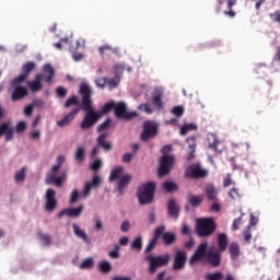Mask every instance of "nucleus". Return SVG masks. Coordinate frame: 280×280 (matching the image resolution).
Instances as JSON below:
<instances>
[{"label": "nucleus", "instance_id": "obj_43", "mask_svg": "<svg viewBox=\"0 0 280 280\" xmlns=\"http://www.w3.org/2000/svg\"><path fill=\"white\" fill-rule=\"evenodd\" d=\"M119 82H120L119 75H116L113 79H107V86L109 91H113V89H117V86H119Z\"/></svg>", "mask_w": 280, "mask_h": 280}, {"label": "nucleus", "instance_id": "obj_41", "mask_svg": "<svg viewBox=\"0 0 280 280\" xmlns=\"http://www.w3.org/2000/svg\"><path fill=\"white\" fill-rule=\"evenodd\" d=\"M32 104L33 108H37V110H45V108L47 107V103L42 98L33 100Z\"/></svg>", "mask_w": 280, "mask_h": 280}, {"label": "nucleus", "instance_id": "obj_19", "mask_svg": "<svg viewBox=\"0 0 280 280\" xmlns=\"http://www.w3.org/2000/svg\"><path fill=\"white\" fill-rule=\"evenodd\" d=\"M130 180H132V175L130 174H125L119 178L117 190L120 196L124 194V191H126L128 185H130Z\"/></svg>", "mask_w": 280, "mask_h": 280}, {"label": "nucleus", "instance_id": "obj_48", "mask_svg": "<svg viewBox=\"0 0 280 280\" xmlns=\"http://www.w3.org/2000/svg\"><path fill=\"white\" fill-rule=\"evenodd\" d=\"M229 198H231L232 200H237L238 198H242V196L240 195V189L236 187H233L229 194H228Z\"/></svg>", "mask_w": 280, "mask_h": 280}, {"label": "nucleus", "instance_id": "obj_10", "mask_svg": "<svg viewBox=\"0 0 280 280\" xmlns=\"http://www.w3.org/2000/svg\"><path fill=\"white\" fill-rule=\"evenodd\" d=\"M46 203L45 210L48 213H54L55 209H58V200H56V190L48 188L45 195Z\"/></svg>", "mask_w": 280, "mask_h": 280}, {"label": "nucleus", "instance_id": "obj_17", "mask_svg": "<svg viewBox=\"0 0 280 280\" xmlns=\"http://www.w3.org/2000/svg\"><path fill=\"white\" fill-rule=\"evenodd\" d=\"M166 208L168 211V217L178 220V217L180 215V206H178L176 199H170Z\"/></svg>", "mask_w": 280, "mask_h": 280}, {"label": "nucleus", "instance_id": "obj_56", "mask_svg": "<svg viewBox=\"0 0 280 280\" xmlns=\"http://www.w3.org/2000/svg\"><path fill=\"white\" fill-rule=\"evenodd\" d=\"M108 82V78L103 77V78H98L95 80V84L96 86H98V89H104V86H106Z\"/></svg>", "mask_w": 280, "mask_h": 280}, {"label": "nucleus", "instance_id": "obj_14", "mask_svg": "<svg viewBox=\"0 0 280 280\" xmlns=\"http://www.w3.org/2000/svg\"><path fill=\"white\" fill-rule=\"evenodd\" d=\"M207 242H202L198 245L196 252L190 257V264H196V261H202L203 257H207Z\"/></svg>", "mask_w": 280, "mask_h": 280}, {"label": "nucleus", "instance_id": "obj_18", "mask_svg": "<svg viewBox=\"0 0 280 280\" xmlns=\"http://www.w3.org/2000/svg\"><path fill=\"white\" fill-rule=\"evenodd\" d=\"M72 230L75 237H79V240H82V242H84V244H86L88 246L91 244V237H89L86 232L82 230L80 225H78V223L72 224Z\"/></svg>", "mask_w": 280, "mask_h": 280}, {"label": "nucleus", "instance_id": "obj_33", "mask_svg": "<svg viewBox=\"0 0 280 280\" xmlns=\"http://www.w3.org/2000/svg\"><path fill=\"white\" fill-rule=\"evenodd\" d=\"M35 69H36V62L28 61V62L24 63L22 67V71H23L22 75H26V78H27V75H30V72L34 71Z\"/></svg>", "mask_w": 280, "mask_h": 280}, {"label": "nucleus", "instance_id": "obj_8", "mask_svg": "<svg viewBox=\"0 0 280 280\" xmlns=\"http://www.w3.org/2000/svg\"><path fill=\"white\" fill-rule=\"evenodd\" d=\"M114 110L118 119H125L126 121L138 117L137 112H128V105L125 102L117 103Z\"/></svg>", "mask_w": 280, "mask_h": 280}, {"label": "nucleus", "instance_id": "obj_29", "mask_svg": "<svg viewBox=\"0 0 280 280\" xmlns=\"http://www.w3.org/2000/svg\"><path fill=\"white\" fill-rule=\"evenodd\" d=\"M121 176H124V166H116L110 172L109 180H118Z\"/></svg>", "mask_w": 280, "mask_h": 280}, {"label": "nucleus", "instance_id": "obj_58", "mask_svg": "<svg viewBox=\"0 0 280 280\" xmlns=\"http://www.w3.org/2000/svg\"><path fill=\"white\" fill-rule=\"evenodd\" d=\"M110 128V119H106L103 124L97 127V132H103V130H108Z\"/></svg>", "mask_w": 280, "mask_h": 280}, {"label": "nucleus", "instance_id": "obj_45", "mask_svg": "<svg viewBox=\"0 0 280 280\" xmlns=\"http://www.w3.org/2000/svg\"><path fill=\"white\" fill-rule=\"evenodd\" d=\"M165 235V225H161L155 229L153 240H161Z\"/></svg>", "mask_w": 280, "mask_h": 280}, {"label": "nucleus", "instance_id": "obj_61", "mask_svg": "<svg viewBox=\"0 0 280 280\" xmlns=\"http://www.w3.org/2000/svg\"><path fill=\"white\" fill-rule=\"evenodd\" d=\"M112 259H119V246L116 245L112 252H109Z\"/></svg>", "mask_w": 280, "mask_h": 280}, {"label": "nucleus", "instance_id": "obj_34", "mask_svg": "<svg viewBox=\"0 0 280 280\" xmlns=\"http://www.w3.org/2000/svg\"><path fill=\"white\" fill-rule=\"evenodd\" d=\"M187 200L191 207H199L202 203V198L196 195H188Z\"/></svg>", "mask_w": 280, "mask_h": 280}, {"label": "nucleus", "instance_id": "obj_21", "mask_svg": "<svg viewBox=\"0 0 280 280\" xmlns=\"http://www.w3.org/2000/svg\"><path fill=\"white\" fill-rule=\"evenodd\" d=\"M85 43L86 42L84 39H79V40H77L75 47L70 46V51H72V59L74 60V62H80V60H82V58H84V55L82 52H75V51H78V49H80L81 45H82V47H84Z\"/></svg>", "mask_w": 280, "mask_h": 280}, {"label": "nucleus", "instance_id": "obj_4", "mask_svg": "<svg viewBox=\"0 0 280 280\" xmlns=\"http://www.w3.org/2000/svg\"><path fill=\"white\" fill-rule=\"evenodd\" d=\"M156 189V184L153 182H148L141 184L138 187V200L140 205H150L154 200V190Z\"/></svg>", "mask_w": 280, "mask_h": 280}, {"label": "nucleus", "instance_id": "obj_6", "mask_svg": "<svg viewBox=\"0 0 280 280\" xmlns=\"http://www.w3.org/2000/svg\"><path fill=\"white\" fill-rule=\"evenodd\" d=\"M196 231L199 237L213 235V233H215V222L213 218L197 219Z\"/></svg>", "mask_w": 280, "mask_h": 280}, {"label": "nucleus", "instance_id": "obj_36", "mask_svg": "<svg viewBox=\"0 0 280 280\" xmlns=\"http://www.w3.org/2000/svg\"><path fill=\"white\" fill-rule=\"evenodd\" d=\"M162 240L167 246H170L171 244H174L176 242V234L172 232H166L163 234Z\"/></svg>", "mask_w": 280, "mask_h": 280}, {"label": "nucleus", "instance_id": "obj_63", "mask_svg": "<svg viewBox=\"0 0 280 280\" xmlns=\"http://www.w3.org/2000/svg\"><path fill=\"white\" fill-rule=\"evenodd\" d=\"M102 160L97 159L95 160L92 165H91V170H93L94 172H97V170H101L102 167Z\"/></svg>", "mask_w": 280, "mask_h": 280}, {"label": "nucleus", "instance_id": "obj_42", "mask_svg": "<svg viewBox=\"0 0 280 280\" xmlns=\"http://www.w3.org/2000/svg\"><path fill=\"white\" fill-rule=\"evenodd\" d=\"M131 248L133 250H141L143 248V238L141 236L136 237L131 243Z\"/></svg>", "mask_w": 280, "mask_h": 280}, {"label": "nucleus", "instance_id": "obj_51", "mask_svg": "<svg viewBox=\"0 0 280 280\" xmlns=\"http://www.w3.org/2000/svg\"><path fill=\"white\" fill-rule=\"evenodd\" d=\"M231 185H236L235 182H233L231 177V173H228L225 177L223 178V187L226 189V187H231Z\"/></svg>", "mask_w": 280, "mask_h": 280}, {"label": "nucleus", "instance_id": "obj_16", "mask_svg": "<svg viewBox=\"0 0 280 280\" xmlns=\"http://www.w3.org/2000/svg\"><path fill=\"white\" fill-rule=\"evenodd\" d=\"M206 259L213 268H218V266H220V264L222 262V258L220 257V250L213 252L209 249L206 254Z\"/></svg>", "mask_w": 280, "mask_h": 280}, {"label": "nucleus", "instance_id": "obj_57", "mask_svg": "<svg viewBox=\"0 0 280 280\" xmlns=\"http://www.w3.org/2000/svg\"><path fill=\"white\" fill-rule=\"evenodd\" d=\"M156 247V238H152L150 241V243L147 245L144 253H152V250H154V248Z\"/></svg>", "mask_w": 280, "mask_h": 280}, {"label": "nucleus", "instance_id": "obj_49", "mask_svg": "<svg viewBox=\"0 0 280 280\" xmlns=\"http://www.w3.org/2000/svg\"><path fill=\"white\" fill-rule=\"evenodd\" d=\"M223 277L222 272L215 271L214 273H208L206 280H222Z\"/></svg>", "mask_w": 280, "mask_h": 280}, {"label": "nucleus", "instance_id": "obj_53", "mask_svg": "<svg viewBox=\"0 0 280 280\" xmlns=\"http://www.w3.org/2000/svg\"><path fill=\"white\" fill-rule=\"evenodd\" d=\"M153 104H154V106H156L159 108V110H161V108H163V101L161 100L160 94L153 95Z\"/></svg>", "mask_w": 280, "mask_h": 280}, {"label": "nucleus", "instance_id": "obj_25", "mask_svg": "<svg viewBox=\"0 0 280 280\" xmlns=\"http://www.w3.org/2000/svg\"><path fill=\"white\" fill-rule=\"evenodd\" d=\"M46 185H56V187H62V177L56 174H49L45 179Z\"/></svg>", "mask_w": 280, "mask_h": 280}, {"label": "nucleus", "instance_id": "obj_47", "mask_svg": "<svg viewBox=\"0 0 280 280\" xmlns=\"http://www.w3.org/2000/svg\"><path fill=\"white\" fill-rule=\"evenodd\" d=\"M94 231H104V223L100 217H94Z\"/></svg>", "mask_w": 280, "mask_h": 280}, {"label": "nucleus", "instance_id": "obj_20", "mask_svg": "<svg viewBox=\"0 0 280 280\" xmlns=\"http://www.w3.org/2000/svg\"><path fill=\"white\" fill-rule=\"evenodd\" d=\"M3 135H5V141H12L14 139V129L8 122L0 125V137H3Z\"/></svg>", "mask_w": 280, "mask_h": 280}, {"label": "nucleus", "instance_id": "obj_31", "mask_svg": "<svg viewBox=\"0 0 280 280\" xmlns=\"http://www.w3.org/2000/svg\"><path fill=\"white\" fill-rule=\"evenodd\" d=\"M106 51H113V54L119 55L120 49H119V47L113 48L110 45H103V46L98 47V54L101 56H104V54Z\"/></svg>", "mask_w": 280, "mask_h": 280}, {"label": "nucleus", "instance_id": "obj_50", "mask_svg": "<svg viewBox=\"0 0 280 280\" xmlns=\"http://www.w3.org/2000/svg\"><path fill=\"white\" fill-rule=\"evenodd\" d=\"M172 115H175V117H180L182 115H185V107L183 106H175L171 110Z\"/></svg>", "mask_w": 280, "mask_h": 280}, {"label": "nucleus", "instance_id": "obj_5", "mask_svg": "<svg viewBox=\"0 0 280 280\" xmlns=\"http://www.w3.org/2000/svg\"><path fill=\"white\" fill-rule=\"evenodd\" d=\"M145 261H148L149 268L148 272L149 275H154L159 270V268H164V266H167L170 264V255H159L154 256V254H149L145 256Z\"/></svg>", "mask_w": 280, "mask_h": 280}, {"label": "nucleus", "instance_id": "obj_22", "mask_svg": "<svg viewBox=\"0 0 280 280\" xmlns=\"http://www.w3.org/2000/svg\"><path fill=\"white\" fill-rule=\"evenodd\" d=\"M75 115H78V108L70 112L68 115H66L61 120L57 121V126L59 128H65L66 126H69L73 119H75Z\"/></svg>", "mask_w": 280, "mask_h": 280}, {"label": "nucleus", "instance_id": "obj_37", "mask_svg": "<svg viewBox=\"0 0 280 280\" xmlns=\"http://www.w3.org/2000/svg\"><path fill=\"white\" fill-rule=\"evenodd\" d=\"M190 130H198V125L190 122V124H185L184 126L180 127V135L182 137H185L187 132H190Z\"/></svg>", "mask_w": 280, "mask_h": 280}, {"label": "nucleus", "instance_id": "obj_32", "mask_svg": "<svg viewBox=\"0 0 280 280\" xmlns=\"http://www.w3.org/2000/svg\"><path fill=\"white\" fill-rule=\"evenodd\" d=\"M108 136L106 133H102L98 138H97V143L98 145H101V148H103L104 150H110V148H113V145L109 142H106V138Z\"/></svg>", "mask_w": 280, "mask_h": 280}, {"label": "nucleus", "instance_id": "obj_35", "mask_svg": "<svg viewBox=\"0 0 280 280\" xmlns=\"http://www.w3.org/2000/svg\"><path fill=\"white\" fill-rule=\"evenodd\" d=\"M98 270L101 272H104V275H108V272H110V270H113V265H110V262L107 260H102L98 264Z\"/></svg>", "mask_w": 280, "mask_h": 280}, {"label": "nucleus", "instance_id": "obj_44", "mask_svg": "<svg viewBox=\"0 0 280 280\" xmlns=\"http://www.w3.org/2000/svg\"><path fill=\"white\" fill-rule=\"evenodd\" d=\"M81 196H82V192H80L78 189L72 190V192L70 195L69 203L75 205V202H78V200H80Z\"/></svg>", "mask_w": 280, "mask_h": 280}, {"label": "nucleus", "instance_id": "obj_11", "mask_svg": "<svg viewBox=\"0 0 280 280\" xmlns=\"http://www.w3.org/2000/svg\"><path fill=\"white\" fill-rule=\"evenodd\" d=\"M102 185V177L100 175H94L91 182H86L83 188V198H89L91 196V191L95 189V187H100Z\"/></svg>", "mask_w": 280, "mask_h": 280}, {"label": "nucleus", "instance_id": "obj_23", "mask_svg": "<svg viewBox=\"0 0 280 280\" xmlns=\"http://www.w3.org/2000/svg\"><path fill=\"white\" fill-rule=\"evenodd\" d=\"M207 141L210 150H215V152L222 154V150L218 149V145H220V140H218V136L215 133H208Z\"/></svg>", "mask_w": 280, "mask_h": 280}, {"label": "nucleus", "instance_id": "obj_24", "mask_svg": "<svg viewBox=\"0 0 280 280\" xmlns=\"http://www.w3.org/2000/svg\"><path fill=\"white\" fill-rule=\"evenodd\" d=\"M23 97H27V88H15L11 95L12 102H19V100H23Z\"/></svg>", "mask_w": 280, "mask_h": 280}, {"label": "nucleus", "instance_id": "obj_15", "mask_svg": "<svg viewBox=\"0 0 280 280\" xmlns=\"http://www.w3.org/2000/svg\"><path fill=\"white\" fill-rule=\"evenodd\" d=\"M186 143L188 145L186 161H194V159H196V148L198 145L196 136L186 138Z\"/></svg>", "mask_w": 280, "mask_h": 280}, {"label": "nucleus", "instance_id": "obj_1", "mask_svg": "<svg viewBox=\"0 0 280 280\" xmlns=\"http://www.w3.org/2000/svg\"><path fill=\"white\" fill-rule=\"evenodd\" d=\"M80 93L82 95L81 101V108L85 112L84 118L80 125L81 130H89L100 121L101 117L103 115H106L115 109V102L106 103L102 110L95 112L93 108V100L91 98V95H93V89H91V85L89 83H83L80 85Z\"/></svg>", "mask_w": 280, "mask_h": 280}, {"label": "nucleus", "instance_id": "obj_55", "mask_svg": "<svg viewBox=\"0 0 280 280\" xmlns=\"http://www.w3.org/2000/svg\"><path fill=\"white\" fill-rule=\"evenodd\" d=\"M138 110H142L143 113H147V115H152V113H154V110L148 104H140L138 106Z\"/></svg>", "mask_w": 280, "mask_h": 280}, {"label": "nucleus", "instance_id": "obj_2", "mask_svg": "<svg viewBox=\"0 0 280 280\" xmlns=\"http://www.w3.org/2000/svg\"><path fill=\"white\" fill-rule=\"evenodd\" d=\"M44 73H38L35 75V80L27 81V86L31 89L32 93H38V91H43V81L47 82V84H51L54 80V67L50 63H46L43 68Z\"/></svg>", "mask_w": 280, "mask_h": 280}, {"label": "nucleus", "instance_id": "obj_59", "mask_svg": "<svg viewBox=\"0 0 280 280\" xmlns=\"http://www.w3.org/2000/svg\"><path fill=\"white\" fill-rule=\"evenodd\" d=\"M78 104V96L73 95L71 97H69L67 101H66V108H69V106H74Z\"/></svg>", "mask_w": 280, "mask_h": 280}, {"label": "nucleus", "instance_id": "obj_7", "mask_svg": "<svg viewBox=\"0 0 280 280\" xmlns=\"http://www.w3.org/2000/svg\"><path fill=\"white\" fill-rule=\"evenodd\" d=\"M159 135V125L154 120H148L143 125V131L141 132V141H150Z\"/></svg>", "mask_w": 280, "mask_h": 280}, {"label": "nucleus", "instance_id": "obj_26", "mask_svg": "<svg viewBox=\"0 0 280 280\" xmlns=\"http://www.w3.org/2000/svg\"><path fill=\"white\" fill-rule=\"evenodd\" d=\"M218 244H219V252L224 253L226 247L229 246V236L225 233H220L218 235Z\"/></svg>", "mask_w": 280, "mask_h": 280}, {"label": "nucleus", "instance_id": "obj_64", "mask_svg": "<svg viewBox=\"0 0 280 280\" xmlns=\"http://www.w3.org/2000/svg\"><path fill=\"white\" fill-rule=\"evenodd\" d=\"M27 128V124L25 121L18 122L15 130L16 132L21 133Z\"/></svg>", "mask_w": 280, "mask_h": 280}, {"label": "nucleus", "instance_id": "obj_27", "mask_svg": "<svg viewBox=\"0 0 280 280\" xmlns=\"http://www.w3.org/2000/svg\"><path fill=\"white\" fill-rule=\"evenodd\" d=\"M230 255L232 261L240 259V244L232 242L230 245Z\"/></svg>", "mask_w": 280, "mask_h": 280}, {"label": "nucleus", "instance_id": "obj_40", "mask_svg": "<svg viewBox=\"0 0 280 280\" xmlns=\"http://www.w3.org/2000/svg\"><path fill=\"white\" fill-rule=\"evenodd\" d=\"M163 188L165 191H168V194H172V191H178V184L174 182H165Z\"/></svg>", "mask_w": 280, "mask_h": 280}, {"label": "nucleus", "instance_id": "obj_12", "mask_svg": "<svg viewBox=\"0 0 280 280\" xmlns=\"http://www.w3.org/2000/svg\"><path fill=\"white\" fill-rule=\"evenodd\" d=\"M83 211H84V206H79L78 208H66L58 213L57 218L59 220L61 218H65V215H67L68 218H80Z\"/></svg>", "mask_w": 280, "mask_h": 280}, {"label": "nucleus", "instance_id": "obj_38", "mask_svg": "<svg viewBox=\"0 0 280 280\" xmlns=\"http://www.w3.org/2000/svg\"><path fill=\"white\" fill-rule=\"evenodd\" d=\"M95 265V260H93L92 257H89L86 259H84L80 265L79 268L80 270H89L91 269L92 266Z\"/></svg>", "mask_w": 280, "mask_h": 280}, {"label": "nucleus", "instance_id": "obj_3", "mask_svg": "<svg viewBox=\"0 0 280 280\" xmlns=\"http://www.w3.org/2000/svg\"><path fill=\"white\" fill-rule=\"evenodd\" d=\"M172 151V144H165L161 152L163 156L161 158L160 167L158 174L160 177L167 176L172 166L174 165V155H167Z\"/></svg>", "mask_w": 280, "mask_h": 280}, {"label": "nucleus", "instance_id": "obj_9", "mask_svg": "<svg viewBox=\"0 0 280 280\" xmlns=\"http://www.w3.org/2000/svg\"><path fill=\"white\" fill-rule=\"evenodd\" d=\"M207 174H209V171L202 168L199 163L191 164L185 172L186 178H205Z\"/></svg>", "mask_w": 280, "mask_h": 280}, {"label": "nucleus", "instance_id": "obj_60", "mask_svg": "<svg viewBox=\"0 0 280 280\" xmlns=\"http://www.w3.org/2000/svg\"><path fill=\"white\" fill-rule=\"evenodd\" d=\"M116 75H121L124 71L126 70V66L124 63H116L114 66Z\"/></svg>", "mask_w": 280, "mask_h": 280}, {"label": "nucleus", "instance_id": "obj_28", "mask_svg": "<svg viewBox=\"0 0 280 280\" xmlns=\"http://www.w3.org/2000/svg\"><path fill=\"white\" fill-rule=\"evenodd\" d=\"M27 80V74H20L19 77H15L11 82L10 86L11 89H21V84Z\"/></svg>", "mask_w": 280, "mask_h": 280}, {"label": "nucleus", "instance_id": "obj_62", "mask_svg": "<svg viewBox=\"0 0 280 280\" xmlns=\"http://www.w3.org/2000/svg\"><path fill=\"white\" fill-rule=\"evenodd\" d=\"M269 19H271V21H273V23H280V11L270 13Z\"/></svg>", "mask_w": 280, "mask_h": 280}, {"label": "nucleus", "instance_id": "obj_30", "mask_svg": "<svg viewBox=\"0 0 280 280\" xmlns=\"http://www.w3.org/2000/svg\"><path fill=\"white\" fill-rule=\"evenodd\" d=\"M27 176V167L23 166L21 170H19L18 172H15L14 175V180L15 183H24L25 178Z\"/></svg>", "mask_w": 280, "mask_h": 280}, {"label": "nucleus", "instance_id": "obj_54", "mask_svg": "<svg viewBox=\"0 0 280 280\" xmlns=\"http://www.w3.org/2000/svg\"><path fill=\"white\" fill-rule=\"evenodd\" d=\"M130 229H132L130 221H128V220L122 221V223L120 224L121 233H128V231H130Z\"/></svg>", "mask_w": 280, "mask_h": 280}, {"label": "nucleus", "instance_id": "obj_39", "mask_svg": "<svg viewBox=\"0 0 280 280\" xmlns=\"http://www.w3.org/2000/svg\"><path fill=\"white\" fill-rule=\"evenodd\" d=\"M206 194L208 197V200H215V196H218V191L213 187V185H208L206 187Z\"/></svg>", "mask_w": 280, "mask_h": 280}, {"label": "nucleus", "instance_id": "obj_52", "mask_svg": "<svg viewBox=\"0 0 280 280\" xmlns=\"http://www.w3.org/2000/svg\"><path fill=\"white\" fill-rule=\"evenodd\" d=\"M84 153H85V151L82 147L77 149L74 156H75L77 161H79V163H82L84 161Z\"/></svg>", "mask_w": 280, "mask_h": 280}, {"label": "nucleus", "instance_id": "obj_46", "mask_svg": "<svg viewBox=\"0 0 280 280\" xmlns=\"http://www.w3.org/2000/svg\"><path fill=\"white\" fill-rule=\"evenodd\" d=\"M39 240L44 246H51V235L39 234Z\"/></svg>", "mask_w": 280, "mask_h": 280}, {"label": "nucleus", "instance_id": "obj_13", "mask_svg": "<svg viewBox=\"0 0 280 280\" xmlns=\"http://www.w3.org/2000/svg\"><path fill=\"white\" fill-rule=\"evenodd\" d=\"M187 261V253L185 250H176L173 270H183L185 268V264Z\"/></svg>", "mask_w": 280, "mask_h": 280}]
</instances>
